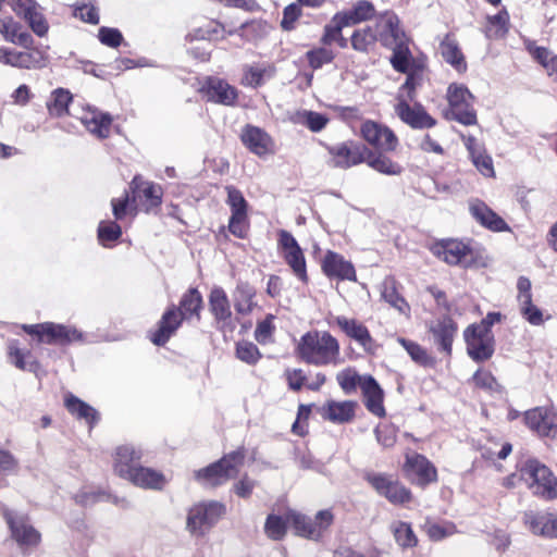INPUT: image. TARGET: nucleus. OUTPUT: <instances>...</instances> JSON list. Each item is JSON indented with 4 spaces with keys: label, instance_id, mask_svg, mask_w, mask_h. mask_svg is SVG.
I'll return each mask as SVG.
<instances>
[{
    "label": "nucleus",
    "instance_id": "f257e3e1",
    "mask_svg": "<svg viewBox=\"0 0 557 557\" xmlns=\"http://www.w3.org/2000/svg\"><path fill=\"white\" fill-rule=\"evenodd\" d=\"M298 357L313 366H337L341 362L338 341L326 331L304 334L296 347Z\"/></svg>",
    "mask_w": 557,
    "mask_h": 557
},
{
    "label": "nucleus",
    "instance_id": "f03ea898",
    "mask_svg": "<svg viewBox=\"0 0 557 557\" xmlns=\"http://www.w3.org/2000/svg\"><path fill=\"white\" fill-rule=\"evenodd\" d=\"M421 82L422 77L419 72L410 73L397 94L395 112L404 123L412 128H429L435 125V120L420 104L414 107L409 104L416 99V89Z\"/></svg>",
    "mask_w": 557,
    "mask_h": 557
},
{
    "label": "nucleus",
    "instance_id": "7ed1b4c3",
    "mask_svg": "<svg viewBox=\"0 0 557 557\" xmlns=\"http://www.w3.org/2000/svg\"><path fill=\"white\" fill-rule=\"evenodd\" d=\"M431 252L449 265L470 268L480 256V249L471 242L442 239L430 247Z\"/></svg>",
    "mask_w": 557,
    "mask_h": 557
},
{
    "label": "nucleus",
    "instance_id": "20e7f679",
    "mask_svg": "<svg viewBox=\"0 0 557 557\" xmlns=\"http://www.w3.org/2000/svg\"><path fill=\"white\" fill-rule=\"evenodd\" d=\"M287 521L292 523L296 535L311 541H320L333 524L334 515L331 509H323L311 518L296 510H288Z\"/></svg>",
    "mask_w": 557,
    "mask_h": 557
},
{
    "label": "nucleus",
    "instance_id": "39448f33",
    "mask_svg": "<svg viewBox=\"0 0 557 557\" xmlns=\"http://www.w3.org/2000/svg\"><path fill=\"white\" fill-rule=\"evenodd\" d=\"M22 330L37 338L38 343L48 345H69L83 342L84 335L73 325L44 322L38 324H23Z\"/></svg>",
    "mask_w": 557,
    "mask_h": 557
},
{
    "label": "nucleus",
    "instance_id": "423d86ee",
    "mask_svg": "<svg viewBox=\"0 0 557 557\" xmlns=\"http://www.w3.org/2000/svg\"><path fill=\"white\" fill-rule=\"evenodd\" d=\"M244 453L233 451L221 460L195 471V479L205 486H216L234 478L243 465Z\"/></svg>",
    "mask_w": 557,
    "mask_h": 557
},
{
    "label": "nucleus",
    "instance_id": "0eeeda50",
    "mask_svg": "<svg viewBox=\"0 0 557 557\" xmlns=\"http://www.w3.org/2000/svg\"><path fill=\"white\" fill-rule=\"evenodd\" d=\"M473 95L462 85L453 83L447 89L449 110L447 116L463 125H475L476 112L473 108Z\"/></svg>",
    "mask_w": 557,
    "mask_h": 557
},
{
    "label": "nucleus",
    "instance_id": "6e6552de",
    "mask_svg": "<svg viewBox=\"0 0 557 557\" xmlns=\"http://www.w3.org/2000/svg\"><path fill=\"white\" fill-rule=\"evenodd\" d=\"M525 484L533 494L547 499L557 497V479L552 471L537 460L531 459L524 462Z\"/></svg>",
    "mask_w": 557,
    "mask_h": 557
},
{
    "label": "nucleus",
    "instance_id": "1a4fd4ad",
    "mask_svg": "<svg viewBox=\"0 0 557 557\" xmlns=\"http://www.w3.org/2000/svg\"><path fill=\"white\" fill-rule=\"evenodd\" d=\"M224 513L225 506L219 502L197 504L188 511L187 529L191 534L203 535Z\"/></svg>",
    "mask_w": 557,
    "mask_h": 557
},
{
    "label": "nucleus",
    "instance_id": "9d476101",
    "mask_svg": "<svg viewBox=\"0 0 557 557\" xmlns=\"http://www.w3.org/2000/svg\"><path fill=\"white\" fill-rule=\"evenodd\" d=\"M0 63L16 69L37 70L48 64L46 52L33 47V44L24 50L9 47H0Z\"/></svg>",
    "mask_w": 557,
    "mask_h": 557
},
{
    "label": "nucleus",
    "instance_id": "9b49d317",
    "mask_svg": "<svg viewBox=\"0 0 557 557\" xmlns=\"http://www.w3.org/2000/svg\"><path fill=\"white\" fill-rule=\"evenodd\" d=\"M277 246L281 256L292 269L294 275L301 282L307 283L306 258L296 238L289 232L282 230L278 232Z\"/></svg>",
    "mask_w": 557,
    "mask_h": 557
},
{
    "label": "nucleus",
    "instance_id": "f8f14e48",
    "mask_svg": "<svg viewBox=\"0 0 557 557\" xmlns=\"http://www.w3.org/2000/svg\"><path fill=\"white\" fill-rule=\"evenodd\" d=\"M468 356L475 362L492 358L495 350V339L492 332H479L468 326L463 332Z\"/></svg>",
    "mask_w": 557,
    "mask_h": 557
},
{
    "label": "nucleus",
    "instance_id": "ddd939ff",
    "mask_svg": "<svg viewBox=\"0 0 557 557\" xmlns=\"http://www.w3.org/2000/svg\"><path fill=\"white\" fill-rule=\"evenodd\" d=\"M3 517L10 528L12 537L22 546H36L40 542V533L29 523L28 517L5 509Z\"/></svg>",
    "mask_w": 557,
    "mask_h": 557
},
{
    "label": "nucleus",
    "instance_id": "4468645a",
    "mask_svg": "<svg viewBox=\"0 0 557 557\" xmlns=\"http://www.w3.org/2000/svg\"><path fill=\"white\" fill-rule=\"evenodd\" d=\"M330 154L327 163L331 166L339 169H349L351 166L363 163L366 146L354 143H341L326 147Z\"/></svg>",
    "mask_w": 557,
    "mask_h": 557
},
{
    "label": "nucleus",
    "instance_id": "2eb2a0df",
    "mask_svg": "<svg viewBox=\"0 0 557 557\" xmlns=\"http://www.w3.org/2000/svg\"><path fill=\"white\" fill-rule=\"evenodd\" d=\"M367 481L372 485L376 493L387 498L392 504L401 505L410 500L411 493L398 481L381 473H370Z\"/></svg>",
    "mask_w": 557,
    "mask_h": 557
},
{
    "label": "nucleus",
    "instance_id": "dca6fc26",
    "mask_svg": "<svg viewBox=\"0 0 557 557\" xmlns=\"http://www.w3.org/2000/svg\"><path fill=\"white\" fill-rule=\"evenodd\" d=\"M406 476L414 484L425 486L437 479L435 467L422 455H407L404 465Z\"/></svg>",
    "mask_w": 557,
    "mask_h": 557
},
{
    "label": "nucleus",
    "instance_id": "f3484780",
    "mask_svg": "<svg viewBox=\"0 0 557 557\" xmlns=\"http://www.w3.org/2000/svg\"><path fill=\"white\" fill-rule=\"evenodd\" d=\"M77 117L92 135L98 138L109 137L113 122V119L109 113L90 104H86L82 107L81 114L77 115Z\"/></svg>",
    "mask_w": 557,
    "mask_h": 557
},
{
    "label": "nucleus",
    "instance_id": "a211bd4d",
    "mask_svg": "<svg viewBox=\"0 0 557 557\" xmlns=\"http://www.w3.org/2000/svg\"><path fill=\"white\" fill-rule=\"evenodd\" d=\"M361 135L367 143L384 151H394L398 145L392 129L373 121L362 124Z\"/></svg>",
    "mask_w": 557,
    "mask_h": 557
},
{
    "label": "nucleus",
    "instance_id": "6ab92c4d",
    "mask_svg": "<svg viewBox=\"0 0 557 557\" xmlns=\"http://www.w3.org/2000/svg\"><path fill=\"white\" fill-rule=\"evenodd\" d=\"M143 451L134 445H121L113 455V470L120 478L127 480L132 472L139 466Z\"/></svg>",
    "mask_w": 557,
    "mask_h": 557
},
{
    "label": "nucleus",
    "instance_id": "aec40b11",
    "mask_svg": "<svg viewBox=\"0 0 557 557\" xmlns=\"http://www.w3.org/2000/svg\"><path fill=\"white\" fill-rule=\"evenodd\" d=\"M242 141L258 157L274 153V141L272 137L260 127L247 125L243 129Z\"/></svg>",
    "mask_w": 557,
    "mask_h": 557
},
{
    "label": "nucleus",
    "instance_id": "412c9836",
    "mask_svg": "<svg viewBox=\"0 0 557 557\" xmlns=\"http://www.w3.org/2000/svg\"><path fill=\"white\" fill-rule=\"evenodd\" d=\"M469 211L478 223L493 232L509 231V226L504 219L479 199H473L469 202Z\"/></svg>",
    "mask_w": 557,
    "mask_h": 557
},
{
    "label": "nucleus",
    "instance_id": "4be33fe9",
    "mask_svg": "<svg viewBox=\"0 0 557 557\" xmlns=\"http://www.w3.org/2000/svg\"><path fill=\"white\" fill-rule=\"evenodd\" d=\"M322 270L327 277L355 282L356 271L351 262L334 251H327L322 261Z\"/></svg>",
    "mask_w": 557,
    "mask_h": 557
},
{
    "label": "nucleus",
    "instance_id": "5701e85b",
    "mask_svg": "<svg viewBox=\"0 0 557 557\" xmlns=\"http://www.w3.org/2000/svg\"><path fill=\"white\" fill-rule=\"evenodd\" d=\"M430 333L438 349L446 355L451 354L453 342L457 334V323L450 317H443L430 325Z\"/></svg>",
    "mask_w": 557,
    "mask_h": 557
},
{
    "label": "nucleus",
    "instance_id": "b1692460",
    "mask_svg": "<svg viewBox=\"0 0 557 557\" xmlns=\"http://www.w3.org/2000/svg\"><path fill=\"white\" fill-rule=\"evenodd\" d=\"M335 323L348 337L356 341L366 351L373 350L374 341L368 329L362 323L345 315L336 317Z\"/></svg>",
    "mask_w": 557,
    "mask_h": 557
},
{
    "label": "nucleus",
    "instance_id": "393cba45",
    "mask_svg": "<svg viewBox=\"0 0 557 557\" xmlns=\"http://www.w3.org/2000/svg\"><path fill=\"white\" fill-rule=\"evenodd\" d=\"M361 391L366 408L374 416L382 418L385 416L383 405L384 392L379 383L370 375L363 376L361 381Z\"/></svg>",
    "mask_w": 557,
    "mask_h": 557
},
{
    "label": "nucleus",
    "instance_id": "a878e982",
    "mask_svg": "<svg viewBox=\"0 0 557 557\" xmlns=\"http://www.w3.org/2000/svg\"><path fill=\"white\" fill-rule=\"evenodd\" d=\"M377 39L386 47L407 39L399 26V18L393 12L384 13L377 22Z\"/></svg>",
    "mask_w": 557,
    "mask_h": 557
},
{
    "label": "nucleus",
    "instance_id": "bb28decb",
    "mask_svg": "<svg viewBox=\"0 0 557 557\" xmlns=\"http://www.w3.org/2000/svg\"><path fill=\"white\" fill-rule=\"evenodd\" d=\"M183 319L184 318L178 312V309L174 306L168 309L163 313L158 329L152 333L150 337L151 342L158 346L164 345L178 329Z\"/></svg>",
    "mask_w": 557,
    "mask_h": 557
},
{
    "label": "nucleus",
    "instance_id": "cd10ccee",
    "mask_svg": "<svg viewBox=\"0 0 557 557\" xmlns=\"http://www.w3.org/2000/svg\"><path fill=\"white\" fill-rule=\"evenodd\" d=\"M203 89L209 100L225 106L234 104L238 96L235 87L218 77L208 78Z\"/></svg>",
    "mask_w": 557,
    "mask_h": 557
},
{
    "label": "nucleus",
    "instance_id": "c85d7f7f",
    "mask_svg": "<svg viewBox=\"0 0 557 557\" xmlns=\"http://www.w3.org/2000/svg\"><path fill=\"white\" fill-rule=\"evenodd\" d=\"M126 481L145 490H162L168 482L162 472L140 465L135 468Z\"/></svg>",
    "mask_w": 557,
    "mask_h": 557
},
{
    "label": "nucleus",
    "instance_id": "c756f323",
    "mask_svg": "<svg viewBox=\"0 0 557 557\" xmlns=\"http://www.w3.org/2000/svg\"><path fill=\"white\" fill-rule=\"evenodd\" d=\"M525 523L532 533L545 537L557 539V518L548 512H527Z\"/></svg>",
    "mask_w": 557,
    "mask_h": 557
},
{
    "label": "nucleus",
    "instance_id": "7c9ffc66",
    "mask_svg": "<svg viewBox=\"0 0 557 557\" xmlns=\"http://www.w3.org/2000/svg\"><path fill=\"white\" fill-rule=\"evenodd\" d=\"M0 34L5 41L23 48L34 42L32 35L12 16L0 17Z\"/></svg>",
    "mask_w": 557,
    "mask_h": 557
},
{
    "label": "nucleus",
    "instance_id": "2f4dec72",
    "mask_svg": "<svg viewBox=\"0 0 557 557\" xmlns=\"http://www.w3.org/2000/svg\"><path fill=\"white\" fill-rule=\"evenodd\" d=\"M462 139L478 171H480L484 176H493V160L491 156L487 154L483 144L478 141L473 136H462Z\"/></svg>",
    "mask_w": 557,
    "mask_h": 557
},
{
    "label": "nucleus",
    "instance_id": "473e14b6",
    "mask_svg": "<svg viewBox=\"0 0 557 557\" xmlns=\"http://www.w3.org/2000/svg\"><path fill=\"white\" fill-rule=\"evenodd\" d=\"M356 407L357 403L352 400H329L322 408V416L333 423H347L354 419Z\"/></svg>",
    "mask_w": 557,
    "mask_h": 557
},
{
    "label": "nucleus",
    "instance_id": "72a5a7b5",
    "mask_svg": "<svg viewBox=\"0 0 557 557\" xmlns=\"http://www.w3.org/2000/svg\"><path fill=\"white\" fill-rule=\"evenodd\" d=\"M233 304L236 312L247 315L257 307L256 289L247 282H238L233 294Z\"/></svg>",
    "mask_w": 557,
    "mask_h": 557
},
{
    "label": "nucleus",
    "instance_id": "f704fd0d",
    "mask_svg": "<svg viewBox=\"0 0 557 557\" xmlns=\"http://www.w3.org/2000/svg\"><path fill=\"white\" fill-rule=\"evenodd\" d=\"M8 360L18 370L36 372L39 364L29 349L20 348L16 339H11L7 345Z\"/></svg>",
    "mask_w": 557,
    "mask_h": 557
},
{
    "label": "nucleus",
    "instance_id": "c9c22d12",
    "mask_svg": "<svg viewBox=\"0 0 557 557\" xmlns=\"http://www.w3.org/2000/svg\"><path fill=\"white\" fill-rule=\"evenodd\" d=\"M363 162L374 171L384 175L397 176L404 171L403 166L398 162L393 161L382 152H373L368 148L364 152Z\"/></svg>",
    "mask_w": 557,
    "mask_h": 557
},
{
    "label": "nucleus",
    "instance_id": "e433bc0d",
    "mask_svg": "<svg viewBox=\"0 0 557 557\" xmlns=\"http://www.w3.org/2000/svg\"><path fill=\"white\" fill-rule=\"evenodd\" d=\"M381 297L391 307L397 310L406 318L410 317V306L406 299L398 293L397 284L394 277H386L381 284Z\"/></svg>",
    "mask_w": 557,
    "mask_h": 557
},
{
    "label": "nucleus",
    "instance_id": "4c0bfd02",
    "mask_svg": "<svg viewBox=\"0 0 557 557\" xmlns=\"http://www.w3.org/2000/svg\"><path fill=\"white\" fill-rule=\"evenodd\" d=\"M374 13V7L370 1L359 0L351 9L336 13V20H342L348 27L370 20Z\"/></svg>",
    "mask_w": 557,
    "mask_h": 557
},
{
    "label": "nucleus",
    "instance_id": "58836bf2",
    "mask_svg": "<svg viewBox=\"0 0 557 557\" xmlns=\"http://www.w3.org/2000/svg\"><path fill=\"white\" fill-rule=\"evenodd\" d=\"M440 52L443 59L449 63L458 72H465L467 63L465 57L459 48L457 40L446 35L440 44Z\"/></svg>",
    "mask_w": 557,
    "mask_h": 557
},
{
    "label": "nucleus",
    "instance_id": "ea45409f",
    "mask_svg": "<svg viewBox=\"0 0 557 557\" xmlns=\"http://www.w3.org/2000/svg\"><path fill=\"white\" fill-rule=\"evenodd\" d=\"M64 406L72 416L85 420L90 426L96 424L99 420L98 411L73 394H66Z\"/></svg>",
    "mask_w": 557,
    "mask_h": 557
},
{
    "label": "nucleus",
    "instance_id": "a19ab883",
    "mask_svg": "<svg viewBox=\"0 0 557 557\" xmlns=\"http://www.w3.org/2000/svg\"><path fill=\"white\" fill-rule=\"evenodd\" d=\"M210 310L219 322H227L232 317L230 300L221 287L212 288L209 297Z\"/></svg>",
    "mask_w": 557,
    "mask_h": 557
},
{
    "label": "nucleus",
    "instance_id": "79ce46f5",
    "mask_svg": "<svg viewBox=\"0 0 557 557\" xmlns=\"http://www.w3.org/2000/svg\"><path fill=\"white\" fill-rule=\"evenodd\" d=\"M296 125L306 126L313 133L321 132L327 124L329 117L322 113L309 110H298L290 116Z\"/></svg>",
    "mask_w": 557,
    "mask_h": 557
},
{
    "label": "nucleus",
    "instance_id": "37998d69",
    "mask_svg": "<svg viewBox=\"0 0 557 557\" xmlns=\"http://www.w3.org/2000/svg\"><path fill=\"white\" fill-rule=\"evenodd\" d=\"M393 50V55L391 58V62L393 67L403 73H407V76L410 73H414V71L410 72V62H411V53L407 45V39L401 40V42H396L395 45L387 46ZM418 72V70H416ZM419 73L422 75L421 71Z\"/></svg>",
    "mask_w": 557,
    "mask_h": 557
},
{
    "label": "nucleus",
    "instance_id": "c03bdc74",
    "mask_svg": "<svg viewBox=\"0 0 557 557\" xmlns=\"http://www.w3.org/2000/svg\"><path fill=\"white\" fill-rule=\"evenodd\" d=\"M509 30V14L506 9L497 14L487 17L485 34L491 39H498L506 36Z\"/></svg>",
    "mask_w": 557,
    "mask_h": 557
},
{
    "label": "nucleus",
    "instance_id": "a18cd8bd",
    "mask_svg": "<svg viewBox=\"0 0 557 557\" xmlns=\"http://www.w3.org/2000/svg\"><path fill=\"white\" fill-rule=\"evenodd\" d=\"M273 76V67L270 65L257 64L251 66H246L244 70V75L242 78V83L245 86L249 87H258L264 83V81L271 78Z\"/></svg>",
    "mask_w": 557,
    "mask_h": 557
},
{
    "label": "nucleus",
    "instance_id": "49530a36",
    "mask_svg": "<svg viewBox=\"0 0 557 557\" xmlns=\"http://www.w3.org/2000/svg\"><path fill=\"white\" fill-rule=\"evenodd\" d=\"M552 419L554 417L549 414L548 410L542 408L529 410L524 414L525 424L542 436H544V433H549V426H545V424H550Z\"/></svg>",
    "mask_w": 557,
    "mask_h": 557
},
{
    "label": "nucleus",
    "instance_id": "de8ad7c7",
    "mask_svg": "<svg viewBox=\"0 0 557 557\" xmlns=\"http://www.w3.org/2000/svg\"><path fill=\"white\" fill-rule=\"evenodd\" d=\"M396 543L401 548H411L417 546L418 539L411 525L404 521H394L389 527Z\"/></svg>",
    "mask_w": 557,
    "mask_h": 557
},
{
    "label": "nucleus",
    "instance_id": "09e8293b",
    "mask_svg": "<svg viewBox=\"0 0 557 557\" xmlns=\"http://www.w3.org/2000/svg\"><path fill=\"white\" fill-rule=\"evenodd\" d=\"M287 525L292 527L287 521V512L284 517L271 513L265 519L264 533L270 540L281 541L286 535Z\"/></svg>",
    "mask_w": 557,
    "mask_h": 557
},
{
    "label": "nucleus",
    "instance_id": "8fccbe9b",
    "mask_svg": "<svg viewBox=\"0 0 557 557\" xmlns=\"http://www.w3.org/2000/svg\"><path fill=\"white\" fill-rule=\"evenodd\" d=\"M131 188L133 191L140 190L150 207H158L161 203V187L152 183L145 182L140 176H135L133 178Z\"/></svg>",
    "mask_w": 557,
    "mask_h": 557
},
{
    "label": "nucleus",
    "instance_id": "3c124183",
    "mask_svg": "<svg viewBox=\"0 0 557 557\" xmlns=\"http://www.w3.org/2000/svg\"><path fill=\"white\" fill-rule=\"evenodd\" d=\"M180 305L181 307L178 312L184 319H189L193 315H196L197 319H199V311L202 306V298L197 289L193 288L189 289L186 294H184Z\"/></svg>",
    "mask_w": 557,
    "mask_h": 557
},
{
    "label": "nucleus",
    "instance_id": "603ef678",
    "mask_svg": "<svg viewBox=\"0 0 557 557\" xmlns=\"http://www.w3.org/2000/svg\"><path fill=\"white\" fill-rule=\"evenodd\" d=\"M397 342L404 347L412 361L423 367H431L434 364V359L428 351L418 343L404 337H398Z\"/></svg>",
    "mask_w": 557,
    "mask_h": 557
},
{
    "label": "nucleus",
    "instance_id": "864d4df0",
    "mask_svg": "<svg viewBox=\"0 0 557 557\" xmlns=\"http://www.w3.org/2000/svg\"><path fill=\"white\" fill-rule=\"evenodd\" d=\"M187 37L190 40H218L224 37V28L219 22L210 21L189 33Z\"/></svg>",
    "mask_w": 557,
    "mask_h": 557
},
{
    "label": "nucleus",
    "instance_id": "5fc2aeb1",
    "mask_svg": "<svg viewBox=\"0 0 557 557\" xmlns=\"http://www.w3.org/2000/svg\"><path fill=\"white\" fill-rule=\"evenodd\" d=\"M227 199L226 203L231 208V215L247 218L248 203L243 193L234 186H226Z\"/></svg>",
    "mask_w": 557,
    "mask_h": 557
},
{
    "label": "nucleus",
    "instance_id": "6e6d98bb",
    "mask_svg": "<svg viewBox=\"0 0 557 557\" xmlns=\"http://www.w3.org/2000/svg\"><path fill=\"white\" fill-rule=\"evenodd\" d=\"M122 235L121 226L114 221H102L98 226V239L104 247H109Z\"/></svg>",
    "mask_w": 557,
    "mask_h": 557
},
{
    "label": "nucleus",
    "instance_id": "4d7b16f0",
    "mask_svg": "<svg viewBox=\"0 0 557 557\" xmlns=\"http://www.w3.org/2000/svg\"><path fill=\"white\" fill-rule=\"evenodd\" d=\"M72 96L62 88L53 91L51 100L48 102V111L51 115L61 116L67 111Z\"/></svg>",
    "mask_w": 557,
    "mask_h": 557
},
{
    "label": "nucleus",
    "instance_id": "13d9d810",
    "mask_svg": "<svg viewBox=\"0 0 557 557\" xmlns=\"http://www.w3.org/2000/svg\"><path fill=\"white\" fill-rule=\"evenodd\" d=\"M377 40V34L371 27L356 30L351 36V46L360 52L368 51L369 47Z\"/></svg>",
    "mask_w": 557,
    "mask_h": 557
},
{
    "label": "nucleus",
    "instance_id": "bf43d9fd",
    "mask_svg": "<svg viewBox=\"0 0 557 557\" xmlns=\"http://www.w3.org/2000/svg\"><path fill=\"white\" fill-rule=\"evenodd\" d=\"M236 357L248 364H256L261 358V354L253 343L243 341L236 345Z\"/></svg>",
    "mask_w": 557,
    "mask_h": 557
},
{
    "label": "nucleus",
    "instance_id": "052dcab7",
    "mask_svg": "<svg viewBox=\"0 0 557 557\" xmlns=\"http://www.w3.org/2000/svg\"><path fill=\"white\" fill-rule=\"evenodd\" d=\"M425 532L428 536L432 541H441L445 537H448L456 533V527L450 522L445 523H435L428 522L425 523Z\"/></svg>",
    "mask_w": 557,
    "mask_h": 557
},
{
    "label": "nucleus",
    "instance_id": "680f3d73",
    "mask_svg": "<svg viewBox=\"0 0 557 557\" xmlns=\"http://www.w3.org/2000/svg\"><path fill=\"white\" fill-rule=\"evenodd\" d=\"M336 379L345 394H350L356 389L357 385L361 387L363 376L358 375L352 369H346L339 372Z\"/></svg>",
    "mask_w": 557,
    "mask_h": 557
},
{
    "label": "nucleus",
    "instance_id": "e2e57ef3",
    "mask_svg": "<svg viewBox=\"0 0 557 557\" xmlns=\"http://www.w3.org/2000/svg\"><path fill=\"white\" fill-rule=\"evenodd\" d=\"M522 317L532 325L539 326L544 323L543 312L533 305L532 299L519 302Z\"/></svg>",
    "mask_w": 557,
    "mask_h": 557
},
{
    "label": "nucleus",
    "instance_id": "0e129e2a",
    "mask_svg": "<svg viewBox=\"0 0 557 557\" xmlns=\"http://www.w3.org/2000/svg\"><path fill=\"white\" fill-rule=\"evenodd\" d=\"M98 39L107 47L117 48L123 40V36L117 28L102 26L98 30Z\"/></svg>",
    "mask_w": 557,
    "mask_h": 557
},
{
    "label": "nucleus",
    "instance_id": "69168bd1",
    "mask_svg": "<svg viewBox=\"0 0 557 557\" xmlns=\"http://www.w3.org/2000/svg\"><path fill=\"white\" fill-rule=\"evenodd\" d=\"M307 59L312 67L319 69L322 65L330 63L334 59V53L327 48H319L308 51Z\"/></svg>",
    "mask_w": 557,
    "mask_h": 557
},
{
    "label": "nucleus",
    "instance_id": "338daca9",
    "mask_svg": "<svg viewBox=\"0 0 557 557\" xmlns=\"http://www.w3.org/2000/svg\"><path fill=\"white\" fill-rule=\"evenodd\" d=\"M23 17L28 22L36 35L42 37L48 32V24L38 9L33 10L29 14L26 13Z\"/></svg>",
    "mask_w": 557,
    "mask_h": 557
},
{
    "label": "nucleus",
    "instance_id": "774afa93",
    "mask_svg": "<svg viewBox=\"0 0 557 557\" xmlns=\"http://www.w3.org/2000/svg\"><path fill=\"white\" fill-rule=\"evenodd\" d=\"M74 15L89 24L95 25L99 23L98 9L92 3H82L76 5Z\"/></svg>",
    "mask_w": 557,
    "mask_h": 557
}]
</instances>
